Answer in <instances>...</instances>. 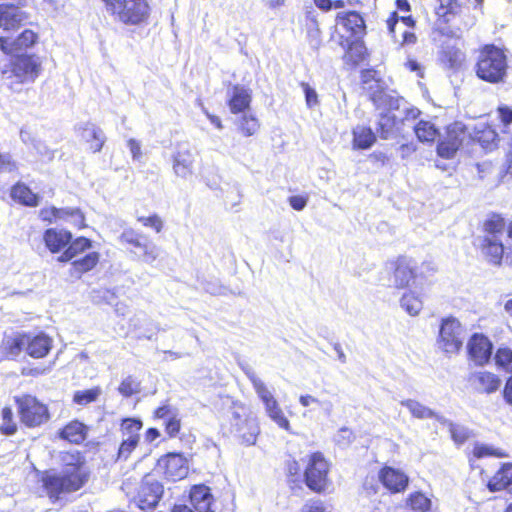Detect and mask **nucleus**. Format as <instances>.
<instances>
[{
  "mask_svg": "<svg viewBox=\"0 0 512 512\" xmlns=\"http://www.w3.org/2000/svg\"><path fill=\"white\" fill-rule=\"evenodd\" d=\"M478 178L482 181H486L487 185L491 187L498 186L503 180V174L501 169L497 174L494 175L495 167L491 161H483L476 165Z\"/></svg>",
  "mask_w": 512,
  "mask_h": 512,
  "instance_id": "obj_29",
  "label": "nucleus"
},
{
  "mask_svg": "<svg viewBox=\"0 0 512 512\" xmlns=\"http://www.w3.org/2000/svg\"><path fill=\"white\" fill-rule=\"evenodd\" d=\"M180 430V420L176 417V414L172 415L167 419L166 432L171 436H176Z\"/></svg>",
  "mask_w": 512,
  "mask_h": 512,
  "instance_id": "obj_62",
  "label": "nucleus"
},
{
  "mask_svg": "<svg viewBox=\"0 0 512 512\" xmlns=\"http://www.w3.org/2000/svg\"><path fill=\"white\" fill-rule=\"evenodd\" d=\"M42 71V61L37 55L21 54L10 60L2 69L4 83L13 91L20 92L25 84L34 83Z\"/></svg>",
  "mask_w": 512,
  "mask_h": 512,
  "instance_id": "obj_3",
  "label": "nucleus"
},
{
  "mask_svg": "<svg viewBox=\"0 0 512 512\" xmlns=\"http://www.w3.org/2000/svg\"><path fill=\"white\" fill-rule=\"evenodd\" d=\"M353 149L355 150H366L369 149L376 141V136L371 128L358 125L353 131Z\"/></svg>",
  "mask_w": 512,
  "mask_h": 512,
  "instance_id": "obj_27",
  "label": "nucleus"
},
{
  "mask_svg": "<svg viewBox=\"0 0 512 512\" xmlns=\"http://www.w3.org/2000/svg\"><path fill=\"white\" fill-rule=\"evenodd\" d=\"M0 431L4 435H13L17 431V423L14 421L13 412L9 407L2 409Z\"/></svg>",
  "mask_w": 512,
  "mask_h": 512,
  "instance_id": "obj_41",
  "label": "nucleus"
},
{
  "mask_svg": "<svg viewBox=\"0 0 512 512\" xmlns=\"http://www.w3.org/2000/svg\"><path fill=\"white\" fill-rule=\"evenodd\" d=\"M138 221L141 222L146 227L153 228L157 233L161 232L163 228V221L156 214L149 217H139Z\"/></svg>",
  "mask_w": 512,
  "mask_h": 512,
  "instance_id": "obj_59",
  "label": "nucleus"
},
{
  "mask_svg": "<svg viewBox=\"0 0 512 512\" xmlns=\"http://www.w3.org/2000/svg\"><path fill=\"white\" fill-rule=\"evenodd\" d=\"M148 326H153L152 321L144 314L135 315L130 319V327L134 331H138L137 339L151 340L153 337L152 329Z\"/></svg>",
  "mask_w": 512,
  "mask_h": 512,
  "instance_id": "obj_33",
  "label": "nucleus"
},
{
  "mask_svg": "<svg viewBox=\"0 0 512 512\" xmlns=\"http://www.w3.org/2000/svg\"><path fill=\"white\" fill-rule=\"evenodd\" d=\"M415 134L421 142H432L438 136V130L430 121H419L414 127Z\"/></svg>",
  "mask_w": 512,
  "mask_h": 512,
  "instance_id": "obj_37",
  "label": "nucleus"
},
{
  "mask_svg": "<svg viewBox=\"0 0 512 512\" xmlns=\"http://www.w3.org/2000/svg\"><path fill=\"white\" fill-rule=\"evenodd\" d=\"M149 12L147 0H125L118 16L125 24L137 25L148 18Z\"/></svg>",
  "mask_w": 512,
  "mask_h": 512,
  "instance_id": "obj_14",
  "label": "nucleus"
},
{
  "mask_svg": "<svg viewBox=\"0 0 512 512\" xmlns=\"http://www.w3.org/2000/svg\"><path fill=\"white\" fill-rule=\"evenodd\" d=\"M242 370L252 383L257 396L262 401L266 415L281 429L288 431L290 429V422L265 382L258 377L254 369L249 365L242 366Z\"/></svg>",
  "mask_w": 512,
  "mask_h": 512,
  "instance_id": "obj_6",
  "label": "nucleus"
},
{
  "mask_svg": "<svg viewBox=\"0 0 512 512\" xmlns=\"http://www.w3.org/2000/svg\"><path fill=\"white\" fill-rule=\"evenodd\" d=\"M118 391L124 397H130L141 391L140 382L133 376H128L120 383Z\"/></svg>",
  "mask_w": 512,
  "mask_h": 512,
  "instance_id": "obj_46",
  "label": "nucleus"
},
{
  "mask_svg": "<svg viewBox=\"0 0 512 512\" xmlns=\"http://www.w3.org/2000/svg\"><path fill=\"white\" fill-rule=\"evenodd\" d=\"M15 402L20 420L25 426L35 428L48 422L50 418L49 410L36 397L24 394L16 396Z\"/></svg>",
  "mask_w": 512,
  "mask_h": 512,
  "instance_id": "obj_8",
  "label": "nucleus"
},
{
  "mask_svg": "<svg viewBox=\"0 0 512 512\" xmlns=\"http://www.w3.org/2000/svg\"><path fill=\"white\" fill-rule=\"evenodd\" d=\"M78 131L81 139L89 145L92 152L96 153L102 149L106 136L100 127L91 122H86L79 125Z\"/></svg>",
  "mask_w": 512,
  "mask_h": 512,
  "instance_id": "obj_20",
  "label": "nucleus"
},
{
  "mask_svg": "<svg viewBox=\"0 0 512 512\" xmlns=\"http://www.w3.org/2000/svg\"><path fill=\"white\" fill-rule=\"evenodd\" d=\"M142 428V422L137 419H125L121 424V431L123 438L130 439V436H134L139 440V431Z\"/></svg>",
  "mask_w": 512,
  "mask_h": 512,
  "instance_id": "obj_47",
  "label": "nucleus"
},
{
  "mask_svg": "<svg viewBox=\"0 0 512 512\" xmlns=\"http://www.w3.org/2000/svg\"><path fill=\"white\" fill-rule=\"evenodd\" d=\"M162 463L166 478L172 481L181 480L188 474L187 460L180 454H168L162 459Z\"/></svg>",
  "mask_w": 512,
  "mask_h": 512,
  "instance_id": "obj_19",
  "label": "nucleus"
},
{
  "mask_svg": "<svg viewBox=\"0 0 512 512\" xmlns=\"http://www.w3.org/2000/svg\"><path fill=\"white\" fill-rule=\"evenodd\" d=\"M464 331L460 322L454 317L442 319L437 345L446 354H456L464 342Z\"/></svg>",
  "mask_w": 512,
  "mask_h": 512,
  "instance_id": "obj_9",
  "label": "nucleus"
},
{
  "mask_svg": "<svg viewBox=\"0 0 512 512\" xmlns=\"http://www.w3.org/2000/svg\"><path fill=\"white\" fill-rule=\"evenodd\" d=\"M379 479L382 484L391 492H401L408 485V476L402 471L392 468L384 467L379 472Z\"/></svg>",
  "mask_w": 512,
  "mask_h": 512,
  "instance_id": "obj_23",
  "label": "nucleus"
},
{
  "mask_svg": "<svg viewBox=\"0 0 512 512\" xmlns=\"http://www.w3.org/2000/svg\"><path fill=\"white\" fill-rule=\"evenodd\" d=\"M72 234L65 230L48 229L44 233V241L48 249L56 253L70 243Z\"/></svg>",
  "mask_w": 512,
  "mask_h": 512,
  "instance_id": "obj_25",
  "label": "nucleus"
},
{
  "mask_svg": "<svg viewBox=\"0 0 512 512\" xmlns=\"http://www.w3.org/2000/svg\"><path fill=\"white\" fill-rule=\"evenodd\" d=\"M28 19V15L15 4H0V29L5 31L19 29Z\"/></svg>",
  "mask_w": 512,
  "mask_h": 512,
  "instance_id": "obj_15",
  "label": "nucleus"
},
{
  "mask_svg": "<svg viewBox=\"0 0 512 512\" xmlns=\"http://www.w3.org/2000/svg\"><path fill=\"white\" fill-rule=\"evenodd\" d=\"M449 431L453 441L457 444H463L471 436L470 430L459 424L449 423Z\"/></svg>",
  "mask_w": 512,
  "mask_h": 512,
  "instance_id": "obj_48",
  "label": "nucleus"
},
{
  "mask_svg": "<svg viewBox=\"0 0 512 512\" xmlns=\"http://www.w3.org/2000/svg\"><path fill=\"white\" fill-rule=\"evenodd\" d=\"M458 149L459 147L456 146V142H451L444 137L437 146V153L442 158L451 159L455 156Z\"/></svg>",
  "mask_w": 512,
  "mask_h": 512,
  "instance_id": "obj_51",
  "label": "nucleus"
},
{
  "mask_svg": "<svg viewBox=\"0 0 512 512\" xmlns=\"http://www.w3.org/2000/svg\"><path fill=\"white\" fill-rule=\"evenodd\" d=\"M120 243L129 245V252L146 264H153L160 255V248L146 236L132 228L124 229L119 236Z\"/></svg>",
  "mask_w": 512,
  "mask_h": 512,
  "instance_id": "obj_7",
  "label": "nucleus"
},
{
  "mask_svg": "<svg viewBox=\"0 0 512 512\" xmlns=\"http://www.w3.org/2000/svg\"><path fill=\"white\" fill-rule=\"evenodd\" d=\"M139 440H137L134 436H130V439L123 438L122 443L118 449V460H127L130 456L131 452L138 445Z\"/></svg>",
  "mask_w": 512,
  "mask_h": 512,
  "instance_id": "obj_52",
  "label": "nucleus"
},
{
  "mask_svg": "<svg viewBox=\"0 0 512 512\" xmlns=\"http://www.w3.org/2000/svg\"><path fill=\"white\" fill-rule=\"evenodd\" d=\"M439 6L437 14L439 16H446L448 14H456L460 8L458 0H438Z\"/></svg>",
  "mask_w": 512,
  "mask_h": 512,
  "instance_id": "obj_57",
  "label": "nucleus"
},
{
  "mask_svg": "<svg viewBox=\"0 0 512 512\" xmlns=\"http://www.w3.org/2000/svg\"><path fill=\"white\" fill-rule=\"evenodd\" d=\"M61 461L63 468L60 471L47 472L42 477L43 487L53 500L60 499L62 494L80 490L90 476L85 458L80 452H64Z\"/></svg>",
  "mask_w": 512,
  "mask_h": 512,
  "instance_id": "obj_1",
  "label": "nucleus"
},
{
  "mask_svg": "<svg viewBox=\"0 0 512 512\" xmlns=\"http://www.w3.org/2000/svg\"><path fill=\"white\" fill-rule=\"evenodd\" d=\"M471 387L478 393L491 394L501 386V379L488 371L474 372L469 377Z\"/></svg>",
  "mask_w": 512,
  "mask_h": 512,
  "instance_id": "obj_16",
  "label": "nucleus"
},
{
  "mask_svg": "<svg viewBox=\"0 0 512 512\" xmlns=\"http://www.w3.org/2000/svg\"><path fill=\"white\" fill-rule=\"evenodd\" d=\"M482 232L478 245L486 260L493 265L504 260L512 266V224L507 228L503 217L492 214L484 221Z\"/></svg>",
  "mask_w": 512,
  "mask_h": 512,
  "instance_id": "obj_2",
  "label": "nucleus"
},
{
  "mask_svg": "<svg viewBox=\"0 0 512 512\" xmlns=\"http://www.w3.org/2000/svg\"><path fill=\"white\" fill-rule=\"evenodd\" d=\"M409 505L414 512H429L431 500L421 492H415L409 497Z\"/></svg>",
  "mask_w": 512,
  "mask_h": 512,
  "instance_id": "obj_43",
  "label": "nucleus"
},
{
  "mask_svg": "<svg viewBox=\"0 0 512 512\" xmlns=\"http://www.w3.org/2000/svg\"><path fill=\"white\" fill-rule=\"evenodd\" d=\"M121 488L129 504L143 511L156 508L164 494L163 484L152 474H146L134 489L128 481Z\"/></svg>",
  "mask_w": 512,
  "mask_h": 512,
  "instance_id": "obj_4",
  "label": "nucleus"
},
{
  "mask_svg": "<svg viewBox=\"0 0 512 512\" xmlns=\"http://www.w3.org/2000/svg\"><path fill=\"white\" fill-rule=\"evenodd\" d=\"M387 269L392 272L390 286L404 288L412 279L417 278L415 263L407 257H399L396 261L387 264Z\"/></svg>",
  "mask_w": 512,
  "mask_h": 512,
  "instance_id": "obj_13",
  "label": "nucleus"
},
{
  "mask_svg": "<svg viewBox=\"0 0 512 512\" xmlns=\"http://www.w3.org/2000/svg\"><path fill=\"white\" fill-rule=\"evenodd\" d=\"M493 345L483 335H474L468 343L471 358L479 365L487 363L492 355Z\"/></svg>",
  "mask_w": 512,
  "mask_h": 512,
  "instance_id": "obj_18",
  "label": "nucleus"
},
{
  "mask_svg": "<svg viewBox=\"0 0 512 512\" xmlns=\"http://www.w3.org/2000/svg\"><path fill=\"white\" fill-rule=\"evenodd\" d=\"M11 197L14 200L26 206H37L38 196L34 194L26 185L17 184L12 188Z\"/></svg>",
  "mask_w": 512,
  "mask_h": 512,
  "instance_id": "obj_36",
  "label": "nucleus"
},
{
  "mask_svg": "<svg viewBox=\"0 0 512 512\" xmlns=\"http://www.w3.org/2000/svg\"><path fill=\"white\" fill-rule=\"evenodd\" d=\"M239 127L245 136H252L259 129V123L255 117L243 115Z\"/></svg>",
  "mask_w": 512,
  "mask_h": 512,
  "instance_id": "obj_54",
  "label": "nucleus"
},
{
  "mask_svg": "<svg viewBox=\"0 0 512 512\" xmlns=\"http://www.w3.org/2000/svg\"><path fill=\"white\" fill-rule=\"evenodd\" d=\"M251 95L247 89L241 86H234L233 94L229 100V107L232 113H239L249 107Z\"/></svg>",
  "mask_w": 512,
  "mask_h": 512,
  "instance_id": "obj_31",
  "label": "nucleus"
},
{
  "mask_svg": "<svg viewBox=\"0 0 512 512\" xmlns=\"http://www.w3.org/2000/svg\"><path fill=\"white\" fill-rule=\"evenodd\" d=\"M1 349L7 357L15 358L25 350V334L5 336Z\"/></svg>",
  "mask_w": 512,
  "mask_h": 512,
  "instance_id": "obj_30",
  "label": "nucleus"
},
{
  "mask_svg": "<svg viewBox=\"0 0 512 512\" xmlns=\"http://www.w3.org/2000/svg\"><path fill=\"white\" fill-rule=\"evenodd\" d=\"M464 60V54L455 46L446 44L442 47L441 61L449 68L459 67Z\"/></svg>",
  "mask_w": 512,
  "mask_h": 512,
  "instance_id": "obj_34",
  "label": "nucleus"
},
{
  "mask_svg": "<svg viewBox=\"0 0 512 512\" xmlns=\"http://www.w3.org/2000/svg\"><path fill=\"white\" fill-rule=\"evenodd\" d=\"M367 89L371 91L370 99L377 107L386 105L388 95L381 89L378 81L371 83Z\"/></svg>",
  "mask_w": 512,
  "mask_h": 512,
  "instance_id": "obj_49",
  "label": "nucleus"
},
{
  "mask_svg": "<svg viewBox=\"0 0 512 512\" xmlns=\"http://www.w3.org/2000/svg\"><path fill=\"white\" fill-rule=\"evenodd\" d=\"M473 454L477 458H483L486 456L504 457V454L497 451L491 446L478 444L474 447Z\"/></svg>",
  "mask_w": 512,
  "mask_h": 512,
  "instance_id": "obj_58",
  "label": "nucleus"
},
{
  "mask_svg": "<svg viewBox=\"0 0 512 512\" xmlns=\"http://www.w3.org/2000/svg\"><path fill=\"white\" fill-rule=\"evenodd\" d=\"M127 146L132 154L133 160L139 161L142 157L141 144L134 138L127 141Z\"/></svg>",
  "mask_w": 512,
  "mask_h": 512,
  "instance_id": "obj_63",
  "label": "nucleus"
},
{
  "mask_svg": "<svg viewBox=\"0 0 512 512\" xmlns=\"http://www.w3.org/2000/svg\"><path fill=\"white\" fill-rule=\"evenodd\" d=\"M98 261L99 254L97 252H90L83 258L74 260L72 266L77 273L82 274L94 268Z\"/></svg>",
  "mask_w": 512,
  "mask_h": 512,
  "instance_id": "obj_39",
  "label": "nucleus"
},
{
  "mask_svg": "<svg viewBox=\"0 0 512 512\" xmlns=\"http://www.w3.org/2000/svg\"><path fill=\"white\" fill-rule=\"evenodd\" d=\"M507 68V57L502 49L486 45L479 52L475 70L481 80L493 84L503 82Z\"/></svg>",
  "mask_w": 512,
  "mask_h": 512,
  "instance_id": "obj_5",
  "label": "nucleus"
},
{
  "mask_svg": "<svg viewBox=\"0 0 512 512\" xmlns=\"http://www.w3.org/2000/svg\"><path fill=\"white\" fill-rule=\"evenodd\" d=\"M37 41V35L32 30H24L16 39L0 37V50L5 54H13L27 49Z\"/></svg>",
  "mask_w": 512,
  "mask_h": 512,
  "instance_id": "obj_17",
  "label": "nucleus"
},
{
  "mask_svg": "<svg viewBox=\"0 0 512 512\" xmlns=\"http://www.w3.org/2000/svg\"><path fill=\"white\" fill-rule=\"evenodd\" d=\"M63 219L70 221L74 226L82 228L84 224V215L78 208H64Z\"/></svg>",
  "mask_w": 512,
  "mask_h": 512,
  "instance_id": "obj_53",
  "label": "nucleus"
},
{
  "mask_svg": "<svg viewBox=\"0 0 512 512\" xmlns=\"http://www.w3.org/2000/svg\"><path fill=\"white\" fill-rule=\"evenodd\" d=\"M194 157L186 145L178 146L173 155V171L181 178H187L193 172Z\"/></svg>",
  "mask_w": 512,
  "mask_h": 512,
  "instance_id": "obj_22",
  "label": "nucleus"
},
{
  "mask_svg": "<svg viewBox=\"0 0 512 512\" xmlns=\"http://www.w3.org/2000/svg\"><path fill=\"white\" fill-rule=\"evenodd\" d=\"M469 135L466 126L462 122H454L447 126L445 138L451 142H456V146L460 148Z\"/></svg>",
  "mask_w": 512,
  "mask_h": 512,
  "instance_id": "obj_38",
  "label": "nucleus"
},
{
  "mask_svg": "<svg viewBox=\"0 0 512 512\" xmlns=\"http://www.w3.org/2000/svg\"><path fill=\"white\" fill-rule=\"evenodd\" d=\"M491 491L508 489L512 491V464H505L489 481Z\"/></svg>",
  "mask_w": 512,
  "mask_h": 512,
  "instance_id": "obj_28",
  "label": "nucleus"
},
{
  "mask_svg": "<svg viewBox=\"0 0 512 512\" xmlns=\"http://www.w3.org/2000/svg\"><path fill=\"white\" fill-rule=\"evenodd\" d=\"M354 438L355 436L351 429L342 427L335 434L334 441L338 446L345 448L353 442Z\"/></svg>",
  "mask_w": 512,
  "mask_h": 512,
  "instance_id": "obj_56",
  "label": "nucleus"
},
{
  "mask_svg": "<svg viewBox=\"0 0 512 512\" xmlns=\"http://www.w3.org/2000/svg\"><path fill=\"white\" fill-rule=\"evenodd\" d=\"M52 342V338L44 333L34 336L25 334V351L33 358H43L51 350Z\"/></svg>",
  "mask_w": 512,
  "mask_h": 512,
  "instance_id": "obj_21",
  "label": "nucleus"
},
{
  "mask_svg": "<svg viewBox=\"0 0 512 512\" xmlns=\"http://www.w3.org/2000/svg\"><path fill=\"white\" fill-rule=\"evenodd\" d=\"M91 247V241L85 237H79L74 241H70L68 248L58 257L60 262H68L76 258Z\"/></svg>",
  "mask_w": 512,
  "mask_h": 512,
  "instance_id": "obj_32",
  "label": "nucleus"
},
{
  "mask_svg": "<svg viewBox=\"0 0 512 512\" xmlns=\"http://www.w3.org/2000/svg\"><path fill=\"white\" fill-rule=\"evenodd\" d=\"M496 365L505 370L506 372H512V349L508 347H501L495 354Z\"/></svg>",
  "mask_w": 512,
  "mask_h": 512,
  "instance_id": "obj_45",
  "label": "nucleus"
},
{
  "mask_svg": "<svg viewBox=\"0 0 512 512\" xmlns=\"http://www.w3.org/2000/svg\"><path fill=\"white\" fill-rule=\"evenodd\" d=\"M190 503L196 512H214L213 496L210 488L205 485H196L190 491Z\"/></svg>",
  "mask_w": 512,
  "mask_h": 512,
  "instance_id": "obj_24",
  "label": "nucleus"
},
{
  "mask_svg": "<svg viewBox=\"0 0 512 512\" xmlns=\"http://www.w3.org/2000/svg\"><path fill=\"white\" fill-rule=\"evenodd\" d=\"M400 404L406 407L411 415L417 419H431L434 416V411L424 404L414 399H405L400 401Z\"/></svg>",
  "mask_w": 512,
  "mask_h": 512,
  "instance_id": "obj_35",
  "label": "nucleus"
},
{
  "mask_svg": "<svg viewBox=\"0 0 512 512\" xmlns=\"http://www.w3.org/2000/svg\"><path fill=\"white\" fill-rule=\"evenodd\" d=\"M327 473L328 463L323 455L319 452L313 453L304 472L306 485L311 490L320 492L326 486Z\"/></svg>",
  "mask_w": 512,
  "mask_h": 512,
  "instance_id": "obj_11",
  "label": "nucleus"
},
{
  "mask_svg": "<svg viewBox=\"0 0 512 512\" xmlns=\"http://www.w3.org/2000/svg\"><path fill=\"white\" fill-rule=\"evenodd\" d=\"M302 512H325V509L320 501L311 500L303 506Z\"/></svg>",
  "mask_w": 512,
  "mask_h": 512,
  "instance_id": "obj_64",
  "label": "nucleus"
},
{
  "mask_svg": "<svg viewBox=\"0 0 512 512\" xmlns=\"http://www.w3.org/2000/svg\"><path fill=\"white\" fill-rule=\"evenodd\" d=\"M303 91L305 94L306 104L309 108L315 107L318 104V95L312 87L307 83H302Z\"/></svg>",
  "mask_w": 512,
  "mask_h": 512,
  "instance_id": "obj_61",
  "label": "nucleus"
},
{
  "mask_svg": "<svg viewBox=\"0 0 512 512\" xmlns=\"http://www.w3.org/2000/svg\"><path fill=\"white\" fill-rule=\"evenodd\" d=\"M101 394V389L99 387H94L88 390L76 391L73 396V401L81 406L88 405L97 400V398Z\"/></svg>",
  "mask_w": 512,
  "mask_h": 512,
  "instance_id": "obj_42",
  "label": "nucleus"
},
{
  "mask_svg": "<svg viewBox=\"0 0 512 512\" xmlns=\"http://www.w3.org/2000/svg\"><path fill=\"white\" fill-rule=\"evenodd\" d=\"M336 25L341 27L345 33L350 34L349 36L341 35V38H345L341 41V46L344 49H350L351 45L363 35L365 29L363 18L354 11L338 14Z\"/></svg>",
  "mask_w": 512,
  "mask_h": 512,
  "instance_id": "obj_12",
  "label": "nucleus"
},
{
  "mask_svg": "<svg viewBox=\"0 0 512 512\" xmlns=\"http://www.w3.org/2000/svg\"><path fill=\"white\" fill-rule=\"evenodd\" d=\"M395 123L396 120L393 114L390 112L381 113L378 121L380 136L384 139H388L393 133Z\"/></svg>",
  "mask_w": 512,
  "mask_h": 512,
  "instance_id": "obj_44",
  "label": "nucleus"
},
{
  "mask_svg": "<svg viewBox=\"0 0 512 512\" xmlns=\"http://www.w3.org/2000/svg\"><path fill=\"white\" fill-rule=\"evenodd\" d=\"M88 428L81 422L75 420L68 423L59 431L60 438L73 444L82 443L87 437Z\"/></svg>",
  "mask_w": 512,
  "mask_h": 512,
  "instance_id": "obj_26",
  "label": "nucleus"
},
{
  "mask_svg": "<svg viewBox=\"0 0 512 512\" xmlns=\"http://www.w3.org/2000/svg\"><path fill=\"white\" fill-rule=\"evenodd\" d=\"M400 20L406 27H411L414 25V21L411 16H403L399 18L396 12L392 13V15L387 19V27L395 40H397L396 28Z\"/></svg>",
  "mask_w": 512,
  "mask_h": 512,
  "instance_id": "obj_50",
  "label": "nucleus"
},
{
  "mask_svg": "<svg viewBox=\"0 0 512 512\" xmlns=\"http://www.w3.org/2000/svg\"><path fill=\"white\" fill-rule=\"evenodd\" d=\"M475 138L483 148L492 149V147L495 145L497 134L494 130L487 128L481 133L476 134Z\"/></svg>",
  "mask_w": 512,
  "mask_h": 512,
  "instance_id": "obj_55",
  "label": "nucleus"
},
{
  "mask_svg": "<svg viewBox=\"0 0 512 512\" xmlns=\"http://www.w3.org/2000/svg\"><path fill=\"white\" fill-rule=\"evenodd\" d=\"M231 427L232 431L246 445H254L260 432L256 420L247 417L246 409L242 406L232 412Z\"/></svg>",
  "mask_w": 512,
  "mask_h": 512,
  "instance_id": "obj_10",
  "label": "nucleus"
},
{
  "mask_svg": "<svg viewBox=\"0 0 512 512\" xmlns=\"http://www.w3.org/2000/svg\"><path fill=\"white\" fill-rule=\"evenodd\" d=\"M401 307L410 315H418L422 310V301L413 293H405L400 300Z\"/></svg>",
  "mask_w": 512,
  "mask_h": 512,
  "instance_id": "obj_40",
  "label": "nucleus"
},
{
  "mask_svg": "<svg viewBox=\"0 0 512 512\" xmlns=\"http://www.w3.org/2000/svg\"><path fill=\"white\" fill-rule=\"evenodd\" d=\"M62 212H64V208L51 207L49 209H42L40 216L43 220L52 222L54 219H63Z\"/></svg>",
  "mask_w": 512,
  "mask_h": 512,
  "instance_id": "obj_60",
  "label": "nucleus"
}]
</instances>
